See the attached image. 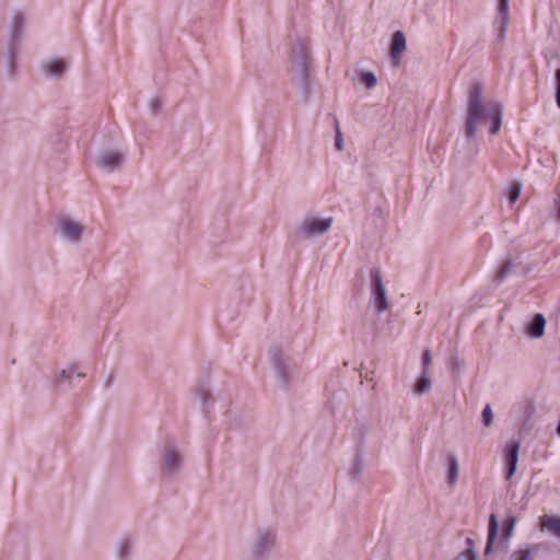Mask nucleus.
<instances>
[{
    "instance_id": "f257e3e1",
    "label": "nucleus",
    "mask_w": 560,
    "mask_h": 560,
    "mask_svg": "<svg viewBox=\"0 0 560 560\" xmlns=\"http://www.w3.org/2000/svg\"><path fill=\"white\" fill-rule=\"evenodd\" d=\"M503 108L498 102L486 101L485 88L474 82L468 90L464 132L467 140H474L478 130L490 121V133L497 135L502 127Z\"/></svg>"
},
{
    "instance_id": "f03ea898",
    "label": "nucleus",
    "mask_w": 560,
    "mask_h": 560,
    "mask_svg": "<svg viewBox=\"0 0 560 560\" xmlns=\"http://www.w3.org/2000/svg\"><path fill=\"white\" fill-rule=\"evenodd\" d=\"M310 63L308 48L303 40L299 39L292 47L290 73L301 89L305 102L311 96Z\"/></svg>"
},
{
    "instance_id": "7ed1b4c3",
    "label": "nucleus",
    "mask_w": 560,
    "mask_h": 560,
    "mask_svg": "<svg viewBox=\"0 0 560 560\" xmlns=\"http://www.w3.org/2000/svg\"><path fill=\"white\" fill-rule=\"evenodd\" d=\"M269 358L281 388L289 390L296 378V364L280 345L269 349Z\"/></svg>"
},
{
    "instance_id": "20e7f679",
    "label": "nucleus",
    "mask_w": 560,
    "mask_h": 560,
    "mask_svg": "<svg viewBox=\"0 0 560 560\" xmlns=\"http://www.w3.org/2000/svg\"><path fill=\"white\" fill-rule=\"evenodd\" d=\"M371 300L375 305L378 314L384 313L390 308L387 299V290L383 283L380 269L374 268L371 270Z\"/></svg>"
},
{
    "instance_id": "39448f33",
    "label": "nucleus",
    "mask_w": 560,
    "mask_h": 560,
    "mask_svg": "<svg viewBox=\"0 0 560 560\" xmlns=\"http://www.w3.org/2000/svg\"><path fill=\"white\" fill-rule=\"evenodd\" d=\"M26 16L24 13L18 11L14 13L12 18L11 23V34H10V40H9V47H8V55H9V65L12 69L14 66V58L16 50L22 42V34L23 30L26 24Z\"/></svg>"
},
{
    "instance_id": "423d86ee",
    "label": "nucleus",
    "mask_w": 560,
    "mask_h": 560,
    "mask_svg": "<svg viewBox=\"0 0 560 560\" xmlns=\"http://www.w3.org/2000/svg\"><path fill=\"white\" fill-rule=\"evenodd\" d=\"M183 456L171 443H166L162 455L161 470L166 476H174L182 470Z\"/></svg>"
},
{
    "instance_id": "0eeeda50",
    "label": "nucleus",
    "mask_w": 560,
    "mask_h": 560,
    "mask_svg": "<svg viewBox=\"0 0 560 560\" xmlns=\"http://www.w3.org/2000/svg\"><path fill=\"white\" fill-rule=\"evenodd\" d=\"M332 224V219L305 218L300 225V233L304 238L320 236L327 233Z\"/></svg>"
},
{
    "instance_id": "6e6552de",
    "label": "nucleus",
    "mask_w": 560,
    "mask_h": 560,
    "mask_svg": "<svg viewBox=\"0 0 560 560\" xmlns=\"http://www.w3.org/2000/svg\"><path fill=\"white\" fill-rule=\"evenodd\" d=\"M510 24V0H497V14L493 28L499 42L504 40Z\"/></svg>"
},
{
    "instance_id": "1a4fd4ad",
    "label": "nucleus",
    "mask_w": 560,
    "mask_h": 560,
    "mask_svg": "<svg viewBox=\"0 0 560 560\" xmlns=\"http://www.w3.org/2000/svg\"><path fill=\"white\" fill-rule=\"evenodd\" d=\"M124 161L125 156L122 153L107 149L100 152L96 165L106 172H113L119 167Z\"/></svg>"
},
{
    "instance_id": "9d476101",
    "label": "nucleus",
    "mask_w": 560,
    "mask_h": 560,
    "mask_svg": "<svg viewBox=\"0 0 560 560\" xmlns=\"http://www.w3.org/2000/svg\"><path fill=\"white\" fill-rule=\"evenodd\" d=\"M62 237L69 242L78 243L82 236L83 226L70 218H62L58 222Z\"/></svg>"
},
{
    "instance_id": "9b49d317",
    "label": "nucleus",
    "mask_w": 560,
    "mask_h": 560,
    "mask_svg": "<svg viewBox=\"0 0 560 560\" xmlns=\"http://www.w3.org/2000/svg\"><path fill=\"white\" fill-rule=\"evenodd\" d=\"M275 537V533L269 529L259 530L253 547L254 556L256 558L264 557L272 548Z\"/></svg>"
},
{
    "instance_id": "f8f14e48",
    "label": "nucleus",
    "mask_w": 560,
    "mask_h": 560,
    "mask_svg": "<svg viewBox=\"0 0 560 560\" xmlns=\"http://www.w3.org/2000/svg\"><path fill=\"white\" fill-rule=\"evenodd\" d=\"M520 455V443L510 442L504 450L506 464V479H511L516 471Z\"/></svg>"
},
{
    "instance_id": "ddd939ff",
    "label": "nucleus",
    "mask_w": 560,
    "mask_h": 560,
    "mask_svg": "<svg viewBox=\"0 0 560 560\" xmlns=\"http://www.w3.org/2000/svg\"><path fill=\"white\" fill-rule=\"evenodd\" d=\"M546 319L540 313L533 315L530 320L525 325V332L528 337L538 339L545 335Z\"/></svg>"
},
{
    "instance_id": "4468645a",
    "label": "nucleus",
    "mask_w": 560,
    "mask_h": 560,
    "mask_svg": "<svg viewBox=\"0 0 560 560\" xmlns=\"http://www.w3.org/2000/svg\"><path fill=\"white\" fill-rule=\"evenodd\" d=\"M43 72L47 77L60 78L67 70V63L63 59H47L40 65Z\"/></svg>"
},
{
    "instance_id": "2eb2a0df",
    "label": "nucleus",
    "mask_w": 560,
    "mask_h": 560,
    "mask_svg": "<svg viewBox=\"0 0 560 560\" xmlns=\"http://www.w3.org/2000/svg\"><path fill=\"white\" fill-rule=\"evenodd\" d=\"M406 50V37L401 31L394 33L390 43V57L396 66L399 65V58Z\"/></svg>"
},
{
    "instance_id": "dca6fc26",
    "label": "nucleus",
    "mask_w": 560,
    "mask_h": 560,
    "mask_svg": "<svg viewBox=\"0 0 560 560\" xmlns=\"http://www.w3.org/2000/svg\"><path fill=\"white\" fill-rule=\"evenodd\" d=\"M499 522L497 520V516L494 514H491L489 517V525H488V539L487 545L485 548V553L490 555L493 552V546L499 535Z\"/></svg>"
},
{
    "instance_id": "f3484780",
    "label": "nucleus",
    "mask_w": 560,
    "mask_h": 560,
    "mask_svg": "<svg viewBox=\"0 0 560 560\" xmlns=\"http://www.w3.org/2000/svg\"><path fill=\"white\" fill-rule=\"evenodd\" d=\"M540 529L560 538V516L544 515L540 517Z\"/></svg>"
},
{
    "instance_id": "a211bd4d",
    "label": "nucleus",
    "mask_w": 560,
    "mask_h": 560,
    "mask_svg": "<svg viewBox=\"0 0 560 560\" xmlns=\"http://www.w3.org/2000/svg\"><path fill=\"white\" fill-rule=\"evenodd\" d=\"M196 395L200 400L202 411L208 412V409L212 404V395L209 383L201 382L196 389Z\"/></svg>"
},
{
    "instance_id": "6ab92c4d",
    "label": "nucleus",
    "mask_w": 560,
    "mask_h": 560,
    "mask_svg": "<svg viewBox=\"0 0 560 560\" xmlns=\"http://www.w3.org/2000/svg\"><path fill=\"white\" fill-rule=\"evenodd\" d=\"M459 476V463L456 455L447 456V483L455 486Z\"/></svg>"
},
{
    "instance_id": "aec40b11",
    "label": "nucleus",
    "mask_w": 560,
    "mask_h": 560,
    "mask_svg": "<svg viewBox=\"0 0 560 560\" xmlns=\"http://www.w3.org/2000/svg\"><path fill=\"white\" fill-rule=\"evenodd\" d=\"M133 546L128 538L119 541L116 549V557L118 560H130L132 556Z\"/></svg>"
},
{
    "instance_id": "412c9836",
    "label": "nucleus",
    "mask_w": 560,
    "mask_h": 560,
    "mask_svg": "<svg viewBox=\"0 0 560 560\" xmlns=\"http://www.w3.org/2000/svg\"><path fill=\"white\" fill-rule=\"evenodd\" d=\"M514 269V262L511 258L505 259L494 275V281L497 283H501L506 279L508 276L511 275Z\"/></svg>"
},
{
    "instance_id": "4be33fe9",
    "label": "nucleus",
    "mask_w": 560,
    "mask_h": 560,
    "mask_svg": "<svg viewBox=\"0 0 560 560\" xmlns=\"http://www.w3.org/2000/svg\"><path fill=\"white\" fill-rule=\"evenodd\" d=\"M431 388V380L429 376V372H422V374L417 380L413 390L417 395H423L429 392Z\"/></svg>"
},
{
    "instance_id": "5701e85b",
    "label": "nucleus",
    "mask_w": 560,
    "mask_h": 560,
    "mask_svg": "<svg viewBox=\"0 0 560 560\" xmlns=\"http://www.w3.org/2000/svg\"><path fill=\"white\" fill-rule=\"evenodd\" d=\"M517 518L513 515L508 516L503 522V538L509 540L512 537Z\"/></svg>"
},
{
    "instance_id": "b1692460",
    "label": "nucleus",
    "mask_w": 560,
    "mask_h": 560,
    "mask_svg": "<svg viewBox=\"0 0 560 560\" xmlns=\"http://www.w3.org/2000/svg\"><path fill=\"white\" fill-rule=\"evenodd\" d=\"M533 558V549L529 547L520 548L514 551L511 556V560H532Z\"/></svg>"
},
{
    "instance_id": "393cba45",
    "label": "nucleus",
    "mask_w": 560,
    "mask_h": 560,
    "mask_svg": "<svg viewBox=\"0 0 560 560\" xmlns=\"http://www.w3.org/2000/svg\"><path fill=\"white\" fill-rule=\"evenodd\" d=\"M521 190H522V185L518 183H514L510 186L509 192H508V198L512 205L514 202H516V200L520 198Z\"/></svg>"
},
{
    "instance_id": "a878e982",
    "label": "nucleus",
    "mask_w": 560,
    "mask_h": 560,
    "mask_svg": "<svg viewBox=\"0 0 560 560\" xmlns=\"http://www.w3.org/2000/svg\"><path fill=\"white\" fill-rule=\"evenodd\" d=\"M361 81L368 89L374 88L377 83V79L375 74L372 72H362Z\"/></svg>"
},
{
    "instance_id": "bb28decb",
    "label": "nucleus",
    "mask_w": 560,
    "mask_h": 560,
    "mask_svg": "<svg viewBox=\"0 0 560 560\" xmlns=\"http://www.w3.org/2000/svg\"><path fill=\"white\" fill-rule=\"evenodd\" d=\"M482 423L485 427H490L493 422V411L490 405H486L481 412Z\"/></svg>"
},
{
    "instance_id": "cd10ccee",
    "label": "nucleus",
    "mask_w": 560,
    "mask_h": 560,
    "mask_svg": "<svg viewBox=\"0 0 560 560\" xmlns=\"http://www.w3.org/2000/svg\"><path fill=\"white\" fill-rule=\"evenodd\" d=\"M162 102L158 96H154L149 102V108L152 115H158L162 108Z\"/></svg>"
},
{
    "instance_id": "c85d7f7f",
    "label": "nucleus",
    "mask_w": 560,
    "mask_h": 560,
    "mask_svg": "<svg viewBox=\"0 0 560 560\" xmlns=\"http://www.w3.org/2000/svg\"><path fill=\"white\" fill-rule=\"evenodd\" d=\"M555 88H556V92H555V100H556V104L557 106L560 108V68H558L555 72Z\"/></svg>"
},
{
    "instance_id": "c756f323",
    "label": "nucleus",
    "mask_w": 560,
    "mask_h": 560,
    "mask_svg": "<svg viewBox=\"0 0 560 560\" xmlns=\"http://www.w3.org/2000/svg\"><path fill=\"white\" fill-rule=\"evenodd\" d=\"M431 363H432V353H431L430 350H425L422 353L423 372H429V366H430Z\"/></svg>"
},
{
    "instance_id": "7c9ffc66",
    "label": "nucleus",
    "mask_w": 560,
    "mask_h": 560,
    "mask_svg": "<svg viewBox=\"0 0 560 560\" xmlns=\"http://www.w3.org/2000/svg\"><path fill=\"white\" fill-rule=\"evenodd\" d=\"M75 371H77V366L75 365H72V366H69L68 369L62 370L60 372V374H59L60 381H65V382H69L70 383L69 373H75Z\"/></svg>"
},
{
    "instance_id": "2f4dec72",
    "label": "nucleus",
    "mask_w": 560,
    "mask_h": 560,
    "mask_svg": "<svg viewBox=\"0 0 560 560\" xmlns=\"http://www.w3.org/2000/svg\"><path fill=\"white\" fill-rule=\"evenodd\" d=\"M456 560H476V553L471 549H466L456 558Z\"/></svg>"
},
{
    "instance_id": "473e14b6",
    "label": "nucleus",
    "mask_w": 560,
    "mask_h": 560,
    "mask_svg": "<svg viewBox=\"0 0 560 560\" xmlns=\"http://www.w3.org/2000/svg\"><path fill=\"white\" fill-rule=\"evenodd\" d=\"M335 147L338 151H342L343 150V140H342V133L340 131V129L337 127V130H336V139H335Z\"/></svg>"
},
{
    "instance_id": "72a5a7b5",
    "label": "nucleus",
    "mask_w": 560,
    "mask_h": 560,
    "mask_svg": "<svg viewBox=\"0 0 560 560\" xmlns=\"http://www.w3.org/2000/svg\"><path fill=\"white\" fill-rule=\"evenodd\" d=\"M77 376V377H84V373L82 372H78V370L75 371V373H69V377H70V382L72 381L73 376Z\"/></svg>"
},
{
    "instance_id": "f704fd0d",
    "label": "nucleus",
    "mask_w": 560,
    "mask_h": 560,
    "mask_svg": "<svg viewBox=\"0 0 560 560\" xmlns=\"http://www.w3.org/2000/svg\"><path fill=\"white\" fill-rule=\"evenodd\" d=\"M556 206H557V215H558V220L560 221V199H559V200H556Z\"/></svg>"
}]
</instances>
